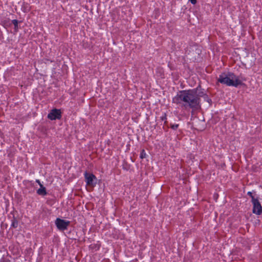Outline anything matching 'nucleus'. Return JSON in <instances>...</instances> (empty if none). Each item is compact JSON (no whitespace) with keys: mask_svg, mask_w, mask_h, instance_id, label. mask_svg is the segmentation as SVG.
<instances>
[{"mask_svg":"<svg viewBox=\"0 0 262 262\" xmlns=\"http://www.w3.org/2000/svg\"><path fill=\"white\" fill-rule=\"evenodd\" d=\"M172 102L184 107L193 110H197L200 107L199 99L195 94V91L191 89L181 90L172 98Z\"/></svg>","mask_w":262,"mask_h":262,"instance_id":"obj_1","label":"nucleus"},{"mask_svg":"<svg viewBox=\"0 0 262 262\" xmlns=\"http://www.w3.org/2000/svg\"><path fill=\"white\" fill-rule=\"evenodd\" d=\"M217 81L227 86L237 87L242 82L232 73H223L219 75Z\"/></svg>","mask_w":262,"mask_h":262,"instance_id":"obj_2","label":"nucleus"},{"mask_svg":"<svg viewBox=\"0 0 262 262\" xmlns=\"http://www.w3.org/2000/svg\"><path fill=\"white\" fill-rule=\"evenodd\" d=\"M251 203L253 205L252 212L256 215H260L262 213V206L259 201L258 197L253 198V201Z\"/></svg>","mask_w":262,"mask_h":262,"instance_id":"obj_3","label":"nucleus"},{"mask_svg":"<svg viewBox=\"0 0 262 262\" xmlns=\"http://www.w3.org/2000/svg\"><path fill=\"white\" fill-rule=\"evenodd\" d=\"M55 224L59 230L64 231L68 229V226L70 224V222L60 218H57Z\"/></svg>","mask_w":262,"mask_h":262,"instance_id":"obj_4","label":"nucleus"},{"mask_svg":"<svg viewBox=\"0 0 262 262\" xmlns=\"http://www.w3.org/2000/svg\"><path fill=\"white\" fill-rule=\"evenodd\" d=\"M61 117V112L60 110L54 108L48 115V118L51 120L60 119Z\"/></svg>","mask_w":262,"mask_h":262,"instance_id":"obj_5","label":"nucleus"},{"mask_svg":"<svg viewBox=\"0 0 262 262\" xmlns=\"http://www.w3.org/2000/svg\"><path fill=\"white\" fill-rule=\"evenodd\" d=\"M84 175L87 185L92 186L95 185L96 183L94 182V181L96 180V177L94 174L85 172Z\"/></svg>","mask_w":262,"mask_h":262,"instance_id":"obj_6","label":"nucleus"},{"mask_svg":"<svg viewBox=\"0 0 262 262\" xmlns=\"http://www.w3.org/2000/svg\"><path fill=\"white\" fill-rule=\"evenodd\" d=\"M191 90L195 91V94L199 99V105H200V98L203 97L206 94L204 92V90L201 89L200 86H198L195 89Z\"/></svg>","mask_w":262,"mask_h":262,"instance_id":"obj_7","label":"nucleus"},{"mask_svg":"<svg viewBox=\"0 0 262 262\" xmlns=\"http://www.w3.org/2000/svg\"><path fill=\"white\" fill-rule=\"evenodd\" d=\"M36 192L38 195L41 196H45L47 194L46 188L43 185H40V188L37 190Z\"/></svg>","mask_w":262,"mask_h":262,"instance_id":"obj_8","label":"nucleus"},{"mask_svg":"<svg viewBox=\"0 0 262 262\" xmlns=\"http://www.w3.org/2000/svg\"><path fill=\"white\" fill-rule=\"evenodd\" d=\"M21 10L24 12H28L31 10V6L27 3L24 4L22 6Z\"/></svg>","mask_w":262,"mask_h":262,"instance_id":"obj_9","label":"nucleus"},{"mask_svg":"<svg viewBox=\"0 0 262 262\" xmlns=\"http://www.w3.org/2000/svg\"><path fill=\"white\" fill-rule=\"evenodd\" d=\"M11 226L13 227V228H16L17 227V226H18V222H17V221L15 219H14L12 220Z\"/></svg>","mask_w":262,"mask_h":262,"instance_id":"obj_10","label":"nucleus"},{"mask_svg":"<svg viewBox=\"0 0 262 262\" xmlns=\"http://www.w3.org/2000/svg\"><path fill=\"white\" fill-rule=\"evenodd\" d=\"M160 119L162 120V121H164V124H165L167 122L166 121V119H167V117H166V115L165 113H164L162 116L160 117Z\"/></svg>","mask_w":262,"mask_h":262,"instance_id":"obj_11","label":"nucleus"},{"mask_svg":"<svg viewBox=\"0 0 262 262\" xmlns=\"http://www.w3.org/2000/svg\"><path fill=\"white\" fill-rule=\"evenodd\" d=\"M12 23L14 26L15 29H17L18 28V20L17 19H13L12 20Z\"/></svg>","mask_w":262,"mask_h":262,"instance_id":"obj_12","label":"nucleus"},{"mask_svg":"<svg viewBox=\"0 0 262 262\" xmlns=\"http://www.w3.org/2000/svg\"><path fill=\"white\" fill-rule=\"evenodd\" d=\"M204 100L205 101H206L207 102H208V103H211V100L208 97V95L207 94H206L204 97H203Z\"/></svg>","mask_w":262,"mask_h":262,"instance_id":"obj_13","label":"nucleus"},{"mask_svg":"<svg viewBox=\"0 0 262 262\" xmlns=\"http://www.w3.org/2000/svg\"><path fill=\"white\" fill-rule=\"evenodd\" d=\"M146 152H145V150H142L141 154H140V157L141 158V159H144L146 157Z\"/></svg>","mask_w":262,"mask_h":262,"instance_id":"obj_14","label":"nucleus"},{"mask_svg":"<svg viewBox=\"0 0 262 262\" xmlns=\"http://www.w3.org/2000/svg\"><path fill=\"white\" fill-rule=\"evenodd\" d=\"M178 124H173L170 125V127L173 130H176L178 128Z\"/></svg>","mask_w":262,"mask_h":262,"instance_id":"obj_15","label":"nucleus"},{"mask_svg":"<svg viewBox=\"0 0 262 262\" xmlns=\"http://www.w3.org/2000/svg\"><path fill=\"white\" fill-rule=\"evenodd\" d=\"M247 194L251 198V202L253 201V198H256V197H255V196L253 195L252 192L251 191H248Z\"/></svg>","mask_w":262,"mask_h":262,"instance_id":"obj_16","label":"nucleus"},{"mask_svg":"<svg viewBox=\"0 0 262 262\" xmlns=\"http://www.w3.org/2000/svg\"><path fill=\"white\" fill-rule=\"evenodd\" d=\"M189 1L193 5L196 4L197 2L196 0H189Z\"/></svg>","mask_w":262,"mask_h":262,"instance_id":"obj_17","label":"nucleus"},{"mask_svg":"<svg viewBox=\"0 0 262 262\" xmlns=\"http://www.w3.org/2000/svg\"><path fill=\"white\" fill-rule=\"evenodd\" d=\"M36 182L37 183L39 186L40 187V185H42L41 183H40V181H39V180H36Z\"/></svg>","mask_w":262,"mask_h":262,"instance_id":"obj_18","label":"nucleus"}]
</instances>
